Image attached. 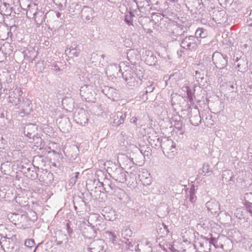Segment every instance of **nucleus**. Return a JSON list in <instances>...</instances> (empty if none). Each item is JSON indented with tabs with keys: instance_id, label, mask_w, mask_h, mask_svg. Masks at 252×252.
I'll use <instances>...</instances> for the list:
<instances>
[{
	"instance_id": "8",
	"label": "nucleus",
	"mask_w": 252,
	"mask_h": 252,
	"mask_svg": "<svg viewBox=\"0 0 252 252\" xmlns=\"http://www.w3.org/2000/svg\"><path fill=\"white\" fill-rule=\"evenodd\" d=\"M233 60L235 61V65L238 68V70L242 72H244L248 67V61L245 57H234Z\"/></svg>"
},
{
	"instance_id": "40",
	"label": "nucleus",
	"mask_w": 252,
	"mask_h": 252,
	"mask_svg": "<svg viewBox=\"0 0 252 252\" xmlns=\"http://www.w3.org/2000/svg\"><path fill=\"white\" fill-rule=\"evenodd\" d=\"M175 127L176 129H178V131H181L180 134H183L184 132L183 130H182V123L180 122H178L175 126Z\"/></svg>"
},
{
	"instance_id": "25",
	"label": "nucleus",
	"mask_w": 252,
	"mask_h": 252,
	"mask_svg": "<svg viewBox=\"0 0 252 252\" xmlns=\"http://www.w3.org/2000/svg\"><path fill=\"white\" fill-rule=\"evenodd\" d=\"M89 86L88 85H84L82 86L80 89V94L82 97H86L87 94H89Z\"/></svg>"
},
{
	"instance_id": "33",
	"label": "nucleus",
	"mask_w": 252,
	"mask_h": 252,
	"mask_svg": "<svg viewBox=\"0 0 252 252\" xmlns=\"http://www.w3.org/2000/svg\"><path fill=\"white\" fill-rule=\"evenodd\" d=\"M195 77L197 82H202L204 79V74L201 73V72L198 71H196Z\"/></svg>"
},
{
	"instance_id": "51",
	"label": "nucleus",
	"mask_w": 252,
	"mask_h": 252,
	"mask_svg": "<svg viewBox=\"0 0 252 252\" xmlns=\"http://www.w3.org/2000/svg\"><path fill=\"white\" fill-rule=\"evenodd\" d=\"M22 199V198L21 197H16L15 198L16 202L19 203L20 205H22V203H21V200Z\"/></svg>"
},
{
	"instance_id": "56",
	"label": "nucleus",
	"mask_w": 252,
	"mask_h": 252,
	"mask_svg": "<svg viewBox=\"0 0 252 252\" xmlns=\"http://www.w3.org/2000/svg\"><path fill=\"white\" fill-rule=\"evenodd\" d=\"M94 226H93L92 228H91V230L93 232V234H95L96 231L94 229ZM94 236V234L92 235L91 237Z\"/></svg>"
},
{
	"instance_id": "43",
	"label": "nucleus",
	"mask_w": 252,
	"mask_h": 252,
	"mask_svg": "<svg viewBox=\"0 0 252 252\" xmlns=\"http://www.w3.org/2000/svg\"><path fill=\"white\" fill-rule=\"evenodd\" d=\"M156 16L157 17V18H158V19H157L158 22V19H160V20H161L163 19V16L162 14H161L160 13H155V14H153L152 17H155V18H156V17H155Z\"/></svg>"
},
{
	"instance_id": "27",
	"label": "nucleus",
	"mask_w": 252,
	"mask_h": 252,
	"mask_svg": "<svg viewBox=\"0 0 252 252\" xmlns=\"http://www.w3.org/2000/svg\"><path fill=\"white\" fill-rule=\"evenodd\" d=\"M45 68V66L44 64L43 61H40L37 62L36 65L35 66V70L36 71H38L39 72H42L43 70Z\"/></svg>"
},
{
	"instance_id": "41",
	"label": "nucleus",
	"mask_w": 252,
	"mask_h": 252,
	"mask_svg": "<svg viewBox=\"0 0 252 252\" xmlns=\"http://www.w3.org/2000/svg\"><path fill=\"white\" fill-rule=\"evenodd\" d=\"M188 99L191 104L193 103V95L190 91L187 90Z\"/></svg>"
},
{
	"instance_id": "22",
	"label": "nucleus",
	"mask_w": 252,
	"mask_h": 252,
	"mask_svg": "<svg viewBox=\"0 0 252 252\" xmlns=\"http://www.w3.org/2000/svg\"><path fill=\"white\" fill-rule=\"evenodd\" d=\"M119 199L121 203L123 204H127L130 201V198L128 195L124 191L120 192Z\"/></svg>"
},
{
	"instance_id": "64",
	"label": "nucleus",
	"mask_w": 252,
	"mask_h": 252,
	"mask_svg": "<svg viewBox=\"0 0 252 252\" xmlns=\"http://www.w3.org/2000/svg\"><path fill=\"white\" fill-rule=\"evenodd\" d=\"M230 87L232 88V89H233L234 88V86L233 85H231L230 86Z\"/></svg>"
},
{
	"instance_id": "59",
	"label": "nucleus",
	"mask_w": 252,
	"mask_h": 252,
	"mask_svg": "<svg viewBox=\"0 0 252 252\" xmlns=\"http://www.w3.org/2000/svg\"><path fill=\"white\" fill-rule=\"evenodd\" d=\"M168 1L171 2H177L178 0H168Z\"/></svg>"
},
{
	"instance_id": "60",
	"label": "nucleus",
	"mask_w": 252,
	"mask_h": 252,
	"mask_svg": "<svg viewBox=\"0 0 252 252\" xmlns=\"http://www.w3.org/2000/svg\"><path fill=\"white\" fill-rule=\"evenodd\" d=\"M127 246H128L129 247H132V245L131 242H128V243L127 244Z\"/></svg>"
},
{
	"instance_id": "14",
	"label": "nucleus",
	"mask_w": 252,
	"mask_h": 252,
	"mask_svg": "<svg viewBox=\"0 0 252 252\" xmlns=\"http://www.w3.org/2000/svg\"><path fill=\"white\" fill-rule=\"evenodd\" d=\"M139 57L138 52L135 49H129L127 52V58L128 60L131 63H135V61Z\"/></svg>"
},
{
	"instance_id": "32",
	"label": "nucleus",
	"mask_w": 252,
	"mask_h": 252,
	"mask_svg": "<svg viewBox=\"0 0 252 252\" xmlns=\"http://www.w3.org/2000/svg\"><path fill=\"white\" fill-rule=\"evenodd\" d=\"M234 216L238 219H242L243 218L244 215L241 208H237L236 210L234 213Z\"/></svg>"
},
{
	"instance_id": "11",
	"label": "nucleus",
	"mask_w": 252,
	"mask_h": 252,
	"mask_svg": "<svg viewBox=\"0 0 252 252\" xmlns=\"http://www.w3.org/2000/svg\"><path fill=\"white\" fill-rule=\"evenodd\" d=\"M106 238L112 242L113 244H116L119 241V231L117 230H107L105 232Z\"/></svg>"
},
{
	"instance_id": "21",
	"label": "nucleus",
	"mask_w": 252,
	"mask_h": 252,
	"mask_svg": "<svg viewBox=\"0 0 252 252\" xmlns=\"http://www.w3.org/2000/svg\"><path fill=\"white\" fill-rule=\"evenodd\" d=\"M105 57V55L104 54H98L93 53L92 54L91 59H97L99 61V63L102 65L104 66L105 64L106 63V61L105 60L104 58Z\"/></svg>"
},
{
	"instance_id": "46",
	"label": "nucleus",
	"mask_w": 252,
	"mask_h": 252,
	"mask_svg": "<svg viewBox=\"0 0 252 252\" xmlns=\"http://www.w3.org/2000/svg\"><path fill=\"white\" fill-rule=\"evenodd\" d=\"M132 12H133V13L135 15H136L137 16L140 15V13L144 12V11L143 10H140V9H138V10H134Z\"/></svg>"
},
{
	"instance_id": "23",
	"label": "nucleus",
	"mask_w": 252,
	"mask_h": 252,
	"mask_svg": "<svg viewBox=\"0 0 252 252\" xmlns=\"http://www.w3.org/2000/svg\"><path fill=\"white\" fill-rule=\"evenodd\" d=\"M32 168L29 167L26 168L27 171H25L27 174V176L31 178L32 180L35 179L37 177V174L35 171L32 170Z\"/></svg>"
},
{
	"instance_id": "61",
	"label": "nucleus",
	"mask_w": 252,
	"mask_h": 252,
	"mask_svg": "<svg viewBox=\"0 0 252 252\" xmlns=\"http://www.w3.org/2000/svg\"><path fill=\"white\" fill-rule=\"evenodd\" d=\"M63 244V242L62 241H58L57 242V245H61Z\"/></svg>"
},
{
	"instance_id": "37",
	"label": "nucleus",
	"mask_w": 252,
	"mask_h": 252,
	"mask_svg": "<svg viewBox=\"0 0 252 252\" xmlns=\"http://www.w3.org/2000/svg\"><path fill=\"white\" fill-rule=\"evenodd\" d=\"M34 245V241L33 239H27L25 242V245L28 248H32Z\"/></svg>"
},
{
	"instance_id": "38",
	"label": "nucleus",
	"mask_w": 252,
	"mask_h": 252,
	"mask_svg": "<svg viewBox=\"0 0 252 252\" xmlns=\"http://www.w3.org/2000/svg\"><path fill=\"white\" fill-rule=\"evenodd\" d=\"M95 217L97 218V220L96 221V223L95 224L96 229L98 230H99L100 229H103V228H104V224H103L101 226V223L98 222L99 221H100V219H98L99 217L97 215H95ZM101 220H102V219H101Z\"/></svg>"
},
{
	"instance_id": "7",
	"label": "nucleus",
	"mask_w": 252,
	"mask_h": 252,
	"mask_svg": "<svg viewBox=\"0 0 252 252\" xmlns=\"http://www.w3.org/2000/svg\"><path fill=\"white\" fill-rule=\"evenodd\" d=\"M206 206L212 215H219L220 213V203L215 200H211L207 202Z\"/></svg>"
},
{
	"instance_id": "57",
	"label": "nucleus",
	"mask_w": 252,
	"mask_h": 252,
	"mask_svg": "<svg viewBox=\"0 0 252 252\" xmlns=\"http://www.w3.org/2000/svg\"><path fill=\"white\" fill-rule=\"evenodd\" d=\"M192 121H193V120H192V118H191L190 119V123H191L193 125H194V126H197V125H198V122H196V123H195V124H193V123H192Z\"/></svg>"
},
{
	"instance_id": "4",
	"label": "nucleus",
	"mask_w": 252,
	"mask_h": 252,
	"mask_svg": "<svg viewBox=\"0 0 252 252\" xmlns=\"http://www.w3.org/2000/svg\"><path fill=\"white\" fill-rule=\"evenodd\" d=\"M122 76L125 82L130 87H134L136 84V78L141 80L140 76L134 73V69L126 66V69L122 73Z\"/></svg>"
},
{
	"instance_id": "34",
	"label": "nucleus",
	"mask_w": 252,
	"mask_h": 252,
	"mask_svg": "<svg viewBox=\"0 0 252 252\" xmlns=\"http://www.w3.org/2000/svg\"><path fill=\"white\" fill-rule=\"evenodd\" d=\"M228 175L230 176V179L228 180V181H230L232 180V172L230 170H225L223 172L222 174V178L223 179H225L226 181L227 180L226 178L225 177V176Z\"/></svg>"
},
{
	"instance_id": "47",
	"label": "nucleus",
	"mask_w": 252,
	"mask_h": 252,
	"mask_svg": "<svg viewBox=\"0 0 252 252\" xmlns=\"http://www.w3.org/2000/svg\"><path fill=\"white\" fill-rule=\"evenodd\" d=\"M146 0V4H147L148 6H150V4L149 3H151V4H152V3L154 2H155V4H158V1H155V0Z\"/></svg>"
},
{
	"instance_id": "62",
	"label": "nucleus",
	"mask_w": 252,
	"mask_h": 252,
	"mask_svg": "<svg viewBox=\"0 0 252 252\" xmlns=\"http://www.w3.org/2000/svg\"><path fill=\"white\" fill-rule=\"evenodd\" d=\"M119 119V118H118L117 117L116 118H115L114 120V121H118V120ZM113 123L114 124V122H113Z\"/></svg>"
},
{
	"instance_id": "19",
	"label": "nucleus",
	"mask_w": 252,
	"mask_h": 252,
	"mask_svg": "<svg viewBox=\"0 0 252 252\" xmlns=\"http://www.w3.org/2000/svg\"><path fill=\"white\" fill-rule=\"evenodd\" d=\"M148 141L152 145L155 144L157 143V139H158L159 141H161V139H160L158 137V133L154 130V129L152 130V131L150 132L149 134Z\"/></svg>"
},
{
	"instance_id": "39",
	"label": "nucleus",
	"mask_w": 252,
	"mask_h": 252,
	"mask_svg": "<svg viewBox=\"0 0 252 252\" xmlns=\"http://www.w3.org/2000/svg\"><path fill=\"white\" fill-rule=\"evenodd\" d=\"M250 202H248L247 204L244 203V205L246 207V210L252 216V204Z\"/></svg>"
},
{
	"instance_id": "58",
	"label": "nucleus",
	"mask_w": 252,
	"mask_h": 252,
	"mask_svg": "<svg viewBox=\"0 0 252 252\" xmlns=\"http://www.w3.org/2000/svg\"><path fill=\"white\" fill-rule=\"evenodd\" d=\"M196 118L197 121L198 122H200V121H201L200 117V116H197Z\"/></svg>"
},
{
	"instance_id": "24",
	"label": "nucleus",
	"mask_w": 252,
	"mask_h": 252,
	"mask_svg": "<svg viewBox=\"0 0 252 252\" xmlns=\"http://www.w3.org/2000/svg\"><path fill=\"white\" fill-rule=\"evenodd\" d=\"M206 33L205 32L204 29L203 28H199L195 32V37L198 38H204L206 37Z\"/></svg>"
},
{
	"instance_id": "54",
	"label": "nucleus",
	"mask_w": 252,
	"mask_h": 252,
	"mask_svg": "<svg viewBox=\"0 0 252 252\" xmlns=\"http://www.w3.org/2000/svg\"><path fill=\"white\" fill-rule=\"evenodd\" d=\"M109 91L110 93H115V94L116 93V90H115L114 89L112 88H110V89H109Z\"/></svg>"
},
{
	"instance_id": "36",
	"label": "nucleus",
	"mask_w": 252,
	"mask_h": 252,
	"mask_svg": "<svg viewBox=\"0 0 252 252\" xmlns=\"http://www.w3.org/2000/svg\"><path fill=\"white\" fill-rule=\"evenodd\" d=\"M205 239L210 244L213 245L216 247V245L218 241L216 238L211 237V238L205 237Z\"/></svg>"
},
{
	"instance_id": "16",
	"label": "nucleus",
	"mask_w": 252,
	"mask_h": 252,
	"mask_svg": "<svg viewBox=\"0 0 252 252\" xmlns=\"http://www.w3.org/2000/svg\"><path fill=\"white\" fill-rule=\"evenodd\" d=\"M149 85H147L146 87L143 91V93L141 95V99L143 100V101H146L147 100L148 97L146 96L148 93H151L153 92L155 89V87L154 86V84L153 83L149 82Z\"/></svg>"
},
{
	"instance_id": "2",
	"label": "nucleus",
	"mask_w": 252,
	"mask_h": 252,
	"mask_svg": "<svg viewBox=\"0 0 252 252\" xmlns=\"http://www.w3.org/2000/svg\"><path fill=\"white\" fill-rule=\"evenodd\" d=\"M107 172L110 177L118 182L126 183L127 181L128 172L126 171L120 165L112 162H108Z\"/></svg>"
},
{
	"instance_id": "44",
	"label": "nucleus",
	"mask_w": 252,
	"mask_h": 252,
	"mask_svg": "<svg viewBox=\"0 0 252 252\" xmlns=\"http://www.w3.org/2000/svg\"><path fill=\"white\" fill-rule=\"evenodd\" d=\"M248 23L249 25L252 26V10H251L249 15V19H248Z\"/></svg>"
},
{
	"instance_id": "26",
	"label": "nucleus",
	"mask_w": 252,
	"mask_h": 252,
	"mask_svg": "<svg viewBox=\"0 0 252 252\" xmlns=\"http://www.w3.org/2000/svg\"><path fill=\"white\" fill-rule=\"evenodd\" d=\"M137 5V8L140 10H144V5L146 4V0H133Z\"/></svg>"
},
{
	"instance_id": "35",
	"label": "nucleus",
	"mask_w": 252,
	"mask_h": 252,
	"mask_svg": "<svg viewBox=\"0 0 252 252\" xmlns=\"http://www.w3.org/2000/svg\"><path fill=\"white\" fill-rule=\"evenodd\" d=\"M100 243H102V242L98 241V242H94V246L98 245L99 247L98 248H96L95 247L91 248L92 250H94V252H100V251H102L103 247H102V246L100 245Z\"/></svg>"
},
{
	"instance_id": "53",
	"label": "nucleus",
	"mask_w": 252,
	"mask_h": 252,
	"mask_svg": "<svg viewBox=\"0 0 252 252\" xmlns=\"http://www.w3.org/2000/svg\"><path fill=\"white\" fill-rule=\"evenodd\" d=\"M162 225L163 226L164 229L166 231L167 233H169V230L168 229V226L164 224H163Z\"/></svg>"
},
{
	"instance_id": "31",
	"label": "nucleus",
	"mask_w": 252,
	"mask_h": 252,
	"mask_svg": "<svg viewBox=\"0 0 252 252\" xmlns=\"http://www.w3.org/2000/svg\"><path fill=\"white\" fill-rule=\"evenodd\" d=\"M40 15V16L42 17L43 15V13L42 12H35L33 14V18L34 19V21L37 24H40V23H41L42 22V18H41L40 19L38 18V15Z\"/></svg>"
},
{
	"instance_id": "20",
	"label": "nucleus",
	"mask_w": 252,
	"mask_h": 252,
	"mask_svg": "<svg viewBox=\"0 0 252 252\" xmlns=\"http://www.w3.org/2000/svg\"><path fill=\"white\" fill-rule=\"evenodd\" d=\"M199 173L203 176H209L212 174L213 170L210 169V165L208 164H204L202 169L199 170Z\"/></svg>"
},
{
	"instance_id": "5",
	"label": "nucleus",
	"mask_w": 252,
	"mask_h": 252,
	"mask_svg": "<svg viewBox=\"0 0 252 252\" xmlns=\"http://www.w3.org/2000/svg\"><path fill=\"white\" fill-rule=\"evenodd\" d=\"M199 44L200 41L198 39L194 36L190 35L185 37L181 40V46L186 50H193Z\"/></svg>"
},
{
	"instance_id": "17",
	"label": "nucleus",
	"mask_w": 252,
	"mask_h": 252,
	"mask_svg": "<svg viewBox=\"0 0 252 252\" xmlns=\"http://www.w3.org/2000/svg\"><path fill=\"white\" fill-rule=\"evenodd\" d=\"M126 112H118L115 116V117H117L118 118H119V119L118 121H114V124H115L117 126H119L122 124H123L125 122V120L126 117Z\"/></svg>"
},
{
	"instance_id": "1",
	"label": "nucleus",
	"mask_w": 252,
	"mask_h": 252,
	"mask_svg": "<svg viewBox=\"0 0 252 252\" xmlns=\"http://www.w3.org/2000/svg\"><path fill=\"white\" fill-rule=\"evenodd\" d=\"M23 93L19 89L14 90L8 98V102L11 105L15 106V109H19L21 116L30 114L32 110L31 100L22 96Z\"/></svg>"
},
{
	"instance_id": "12",
	"label": "nucleus",
	"mask_w": 252,
	"mask_h": 252,
	"mask_svg": "<svg viewBox=\"0 0 252 252\" xmlns=\"http://www.w3.org/2000/svg\"><path fill=\"white\" fill-rule=\"evenodd\" d=\"M65 52L66 54H69L74 57H78L80 54V49L77 43L73 42L69 47L67 46Z\"/></svg>"
},
{
	"instance_id": "6",
	"label": "nucleus",
	"mask_w": 252,
	"mask_h": 252,
	"mask_svg": "<svg viewBox=\"0 0 252 252\" xmlns=\"http://www.w3.org/2000/svg\"><path fill=\"white\" fill-rule=\"evenodd\" d=\"M212 60L218 68L222 69L227 65V56L226 55L224 56L219 52H215L213 54Z\"/></svg>"
},
{
	"instance_id": "28",
	"label": "nucleus",
	"mask_w": 252,
	"mask_h": 252,
	"mask_svg": "<svg viewBox=\"0 0 252 252\" xmlns=\"http://www.w3.org/2000/svg\"><path fill=\"white\" fill-rule=\"evenodd\" d=\"M196 200V196L195 195V189L194 187H191L189 190V201L191 203L195 202Z\"/></svg>"
},
{
	"instance_id": "18",
	"label": "nucleus",
	"mask_w": 252,
	"mask_h": 252,
	"mask_svg": "<svg viewBox=\"0 0 252 252\" xmlns=\"http://www.w3.org/2000/svg\"><path fill=\"white\" fill-rule=\"evenodd\" d=\"M78 115H80L81 117H78L77 115H75V121L77 123L80 124L81 125H83L88 122V119L85 115L84 111H82L81 113H78Z\"/></svg>"
},
{
	"instance_id": "45",
	"label": "nucleus",
	"mask_w": 252,
	"mask_h": 252,
	"mask_svg": "<svg viewBox=\"0 0 252 252\" xmlns=\"http://www.w3.org/2000/svg\"><path fill=\"white\" fill-rule=\"evenodd\" d=\"M66 225L67 233L69 234V235H70L72 233V229L70 228L68 223H66Z\"/></svg>"
},
{
	"instance_id": "50",
	"label": "nucleus",
	"mask_w": 252,
	"mask_h": 252,
	"mask_svg": "<svg viewBox=\"0 0 252 252\" xmlns=\"http://www.w3.org/2000/svg\"><path fill=\"white\" fill-rule=\"evenodd\" d=\"M138 119L136 117H133L130 119V122L131 123L134 124L136 126L137 125L136 122L137 121Z\"/></svg>"
},
{
	"instance_id": "13",
	"label": "nucleus",
	"mask_w": 252,
	"mask_h": 252,
	"mask_svg": "<svg viewBox=\"0 0 252 252\" xmlns=\"http://www.w3.org/2000/svg\"><path fill=\"white\" fill-rule=\"evenodd\" d=\"M24 58L29 62L32 63L37 55V53L33 49H28L24 52Z\"/></svg>"
},
{
	"instance_id": "55",
	"label": "nucleus",
	"mask_w": 252,
	"mask_h": 252,
	"mask_svg": "<svg viewBox=\"0 0 252 252\" xmlns=\"http://www.w3.org/2000/svg\"><path fill=\"white\" fill-rule=\"evenodd\" d=\"M75 175L74 177H73L74 179H76V180L78 179V176L79 175V173L78 172H75Z\"/></svg>"
},
{
	"instance_id": "30",
	"label": "nucleus",
	"mask_w": 252,
	"mask_h": 252,
	"mask_svg": "<svg viewBox=\"0 0 252 252\" xmlns=\"http://www.w3.org/2000/svg\"><path fill=\"white\" fill-rule=\"evenodd\" d=\"M137 175V170L136 168L130 172L129 177L132 180V182H136Z\"/></svg>"
},
{
	"instance_id": "63",
	"label": "nucleus",
	"mask_w": 252,
	"mask_h": 252,
	"mask_svg": "<svg viewBox=\"0 0 252 252\" xmlns=\"http://www.w3.org/2000/svg\"><path fill=\"white\" fill-rule=\"evenodd\" d=\"M121 64H120V66H119V67H120V69H119V71H122V69H121Z\"/></svg>"
},
{
	"instance_id": "48",
	"label": "nucleus",
	"mask_w": 252,
	"mask_h": 252,
	"mask_svg": "<svg viewBox=\"0 0 252 252\" xmlns=\"http://www.w3.org/2000/svg\"><path fill=\"white\" fill-rule=\"evenodd\" d=\"M52 69L55 71H59L60 70V67L57 64H54V65L52 66Z\"/></svg>"
},
{
	"instance_id": "15",
	"label": "nucleus",
	"mask_w": 252,
	"mask_h": 252,
	"mask_svg": "<svg viewBox=\"0 0 252 252\" xmlns=\"http://www.w3.org/2000/svg\"><path fill=\"white\" fill-rule=\"evenodd\" d=\"M135 18V15L131 11H126L125 15V19L124 21L128 26H133V20Z\"/></svg>"
},
{
	"instance_id": "29",
	"label": "nucleus",
	"mask_w": 252,
	"mask_h": 252,
	"mask_svg": "<svg viewBox=\"0 0 252 252\" xmlns=\"http://www.w3.org/2000/svg\"><path fill=\"white\" fill-rule=\"evenodd\" d=\"M244 203L247 204L248 202H250L251 203V204H252V193H246L244 195Z\"/></svg>"
},
{
	"instance_id": "9",
	"label": "nucleus",
	"mask_w": 252,
	"mask_h": 252,
	"mask_svg": "<svg viewBox=\"0 0 252 252\" xmlns=\"http://www.w3.org/2000/svg\"><path fill=\"white\" fill-rule=\"evenodd\" d=\"M94 10L89 6H84L81 10V17L86 22H91L94 17Z\"/></svg>"
},
{
	"instance_id": "10",
	"label": "nucleus",
	"mask_w": 252,
	"mask_h": 252,
	"mask_svg": "<svg viewBox=\"0 0 252 252\" xmlns=\"http://www.w3.org/2000/svg\"><path fill=\"white\" fill-rule=\"evenodd\" d=\"M37 131V126L35 124L27 125L24 128V133L25 136L32 139L35 136Z\"/></svg>"
},
{
	"instance_id": "42",
	"label": "nucleus",
	"mask_w": 252,
	"mask_h": 252,
	"mask_svg": "<svg viewBox=\"0 0 252 252\" xmlns=\"http://www.w3.org/2000/svg\"><path fill=\"white\" fill-rule=\"evenodd\" d=\"M246 247H248L249 250L252 251V239H249L245 242Z\"/></svg>"
},
{
	"instance_id": "52",
	"label": "nucleus",
	"mask_w": 252,
	"mask_h": 252,
	"mask_svg": "<svg viewBox=\"0 0 252 252\" xmlns=\"http://www.w3.org/2000/svg\"><path fill=\"white\" fill-rule=\"evenodd\" d=\"M184 52L182 50H180L177 51V55L179 57H181L182 56V53Z\"/></svg>"
},
{
	"instance_id": "49",
	"label": "nucleus",
	"mask_w": 252,
	"mask_h": 252,
	"mask_svg": "<svg viewBox=\"0 0 252 252\" xmlns=\"http://www.w3.org/2000/svg\"><path fill=\"white\" fill-rule=\"evenodd\" d=\"M76 179H74L73 177H72L69 181V184L71 185L72 186L75 184L76 182Z\"/></svg>"
},
{
	"instance_id": "3",
	"label": "nucleus",
	"mask_w": 252,
	"mask_h": 252,
	"mask_svg": "<svg viewBox=\"0 0 252 252\" xmlns=\"http://www.w3.org/2000/svg\"><path fill=\"white\" fill-rule=\"evenodd\" d=\"M157 139V143L155 145L161 147L162 152L165 156L168 158H172L176 154V144L171 139L163 138L161 141Z\"/></svg>"
}]
</instances>
